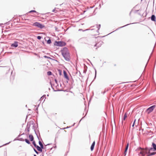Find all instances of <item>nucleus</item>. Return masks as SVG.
Returning a JSON list of instances; mask_svg holds the SVG:
<instances>
[{"instance_id":"nucleus-1","label":"nucleus","mask_w":156,"mask_h":156,"mask_svg":"<svg viewBox=\"0 0 156 156\" xmlns=\"http://www.w3.org/2000/svg\"><path fill=\"white\" fill-rule=\"evenodd\" d=\"M140 151L139 153L142 156H145V154H147V156H151L156 154V152H150L151 150L149 148H146L144 149H142L140 148Z\"/></svg>"},{"instance_id":"nucleus-2","label":"nucleus","mask_w":156,"mask_h":156,"mask_svg":"<svg viewBox=\"0 0 156 156\" xmlns=\"http://www.w3.org/2000/svg\"><path fill=\"white\" fill-rule=\"evenodd\" d=\"M62 55L67 61L70 60V56L67 48H64L61 50Z\"/></svg>"},{"instance_id":"nucleus-3","label":"nucleus","mask_w":156,"mask_h":156,"mask_svg":"<svg viewBox=\"0 0 156 156\" xmlns=\"http://www.w3.org/2000/svg\"><path fill=\"white\" fill-rule=\"evenodd\" d=\"M66 43L63 41H55L54 45L55 46L59 47H62L65 46Z\"/></svg>"},{"instance_id":"nucleus-4","label":"nucleus","mask_w":156,"mask_h":156,"mask_svg":"<svg viewBox=\"0 0 156 156\" xmlns=\"http://www.w3.org/2000/svg\"><path fill=\"white\" fill-rule=\"evenodd\" d=\"M33 26L37 27L41 29H42L44 27V26L43 25H42L41 24L38 22H36L34 23L33 24Z\"/></svg>"},{"instance_id":"nucleus-5","label":"nucleus","mask_w":156,"mask_h":156,"mask_svg":"<svg viewBox=\"0 0 156 156\" xmlns=\"http://www.w3.org/2000/svg\"><path fill=\"white\" fill-rule=\"evenodd\" d=\"M156 106L155 105H153L152 106L147 108V112L148 114H149L154 109Z\"/></svg>"},{"instance_id":"nucleus-6","label":"nucleus","mask_w":156,"mask_h":156,"mask_svg":"<svg viewBox=\"0 0 156 156\" xmlns=\"http://www.w3.org/2000/svg\"><path fill=\"white\" fill-rule=\"evenodd\" d=\"M151 150L153 149V151H156V144L154 143H152V147L149 148Z\"/></svg>"},{"instance_id":"nucleus-7","label":"nucleus","mask_w":156,"mask_h":156,"mask_svg":"<svg viewBox=\"0 0 156 156\" xmlns=\"http://www.w3.org/2000/svg\"><path fill=\"white\" fill-rule=\"evenodd\" d=\"M44 39L45 41H47L48 44H50L51 43V41L49 37H47L46 38H45Z\"/></svg>"},{"instance_id":"nucleus-8","label":"nucleus","mask_w":156,"mask_h":156,"mask_svg":"<svg viewBox=\"0 0 156 156\" xmlns=\"http://www.w3.org/2000/svg\"><path fill=\"white\" fill-rule=\"evenodd\" d=\"M63 73L65 78L67 80V82L68 83V81L69 80V79L67 75V73L65 71H64Z\"/></svg>"},{"instance_id":"nucleus-9","label":"nucleus","mask_w":156,"mask_h":156,"mask_svg":"<svg viewBox=\"0 0 156 156\" xmlns=\"http://www.w3.org/2000/svg\"><path fill=\"white\" fill-rule=\"evenodd\" d=\"M18 43L17 42L15 41L12 44L11 46L12 47H17L18 46Z\"/></svg>"},{"instance_id":"nucleus-10","label":"nucleus","mask_w":156,"mask_h":156,"mask_svg":"<svg viewBox=\"0 0 156 156\" xmlns=\"http://www.w3.org/2000/svg\"><path fill=\"white\" fill-rule=\"evenodd\" d=\"M30 124H27V126H26V128L25 129V131H26L27 130V129H28V133H27L28 134H29V132L30 131Z\"/></svg>"},{"instance_id":"nucleus-11","label":"nucleus","mask_w":156,"mask_h":156,"mask_svg":"<svg viewBox=\"0 0 156 156\" xmlns=\"http://www.w3.org/2000/svg\"><path fill=\"white\" fill-rule=\"evenodd\" d=\"M151 20L153 21H156V17L154 15H153L151 16Z\"/></svg>"},{"instance_id":"nucleus-12","label":"nucleus","mask_w":156,"mask_h":156,"mask_svg":"<svg viewBox=\"0 0 156 156\" xmlns=\"http://www.w3.org/2000/svg\"><path fill=\"white\" fill-rule=\"evenodd\" d=\"M95 144V141H94L93 143H92L91 147H90V149L91 151H92L94 149V147Z\"/></svg>"},{"instance_id":"nucleus-13","label":"nucleus","mask_w":156,"mask_h":156,"mask_svg":"<svg viewBox=\"0 0 156 156\" xmlns=\"http://www.w3.org/2000/svg\"><path fill=\"white\" fill-rule=\"evenodd\" d=\"M36 148H37V150L41 152H42V149H43L42 148L39 147L38 146H36Z\"/></svg>"},{"instance_id":"nucleus-14","label":"nucleus","mask_w":156,"mask_h":156,"mask_svg":"<svg viewBox=\"0 0 156 156\" xmlns=\"http://www.w3.org/2000/svg\"><path fill=\"white\" fill-rule=\"evenodd\" d=\"M29 138H30V141H33L34 140V138L33 136L31 134H30L29 136Z\"/></svg>"},{"instance_id":"nucleus-15","label":"nucleus","mask_w":156,"mask_h":156,"mask_svg":"<svg viewBox=\"0 0 156 156\" xmlns=\"http://www.w3.org/2000/svg\"><path fill=\"white\" fill-rule=\"evenodd\" d=\"M103 42H99V43H97V44H96L95 45H94V47H96V46H97L98 48L100 46V45H99V44L100 43V44H102V43Z\"/></svg>"},{"instance_id":"nucleus-16","label":"nucleus","mask_w":156,"mask_h":156,"mask_svg":"<svg viewBox=\"0 0 156 156\" xmlns=\"http://www.w3.org/2000/svg\"><path fill=\"white\" fill-rule=\"evenodd\" d=\"M39 144L40 145V147H41V148H42L43 149H44V146H43L42 144V143L41 142L40 140H39Z\"/></svg>"},{"instance_id":"nucleus-17","label":"nucleus","mask_w":156,"mask_h":156,"mask_svg":"<svg viewBox=\"0 0 156 156\" xmlns=\"http://www.w3.org/2000/svg\"><path fill=\"white\" fill-rule=\"evenodd\" d=\"M46 98V95H43L40 98V100L41 101H42V100L43 99H44V100Z\"/></svg>"},{"instance_id":"nucleus-18","label":"nucleus","mask_w":156,"mask_h":156,"mask_svg":"<svg viewBox=\"0 0 156 156\" xmlns=\"http://www.w3.org/2000/svg\"><path fill=\"white\" fill-rule=\"evenodd\" d=\"M24 140L27 143V144H30V141L28 139H25Z\"/></svg>"},{"instance_id":"nucleus-19","label":"nucleus","mask_w":156,"mask_h":156,"mask_svg":"<svg viewBox=\"0 0 156 156\" xmlns=\"http://www.w3.org/2000/svg\"><path fill=\"white\" fill-rule=\"evenodd\" d=\"M97 27L98 28V30H97V31L98 33V32H99L98 30H99V29L101 27V25L100 24L97 25Z\"/></svg>"},{"instance_id":"nucleus-20","label":"nucleus","mask_w":156,"mask_h":156,"mask_svg":"<svg viewBox=\"0 0 156 156\" xmlns=\"http://www.w3.org/2000/svg\"><path fill=\"white\" fill-rule=\"evenodd\" d=\"M34 131L35 132V133L36 134V135L37 136H39L38 135V133H39V131H38L37 132V131H36L35 129H34Z\"/></svg>"},{"instance_id":"nucleus-21","label":"nucleus","mask_w":156,"mask_h":156,"mask_svg":"<svg viewBox=\"0 0 156 156\" xmlns=\"http://www.w3.org/2000/svg\"><path fill=\"white\" fill-rule=\"evenodd\" d=\"M127 117V113H126L125 114L123 118V120H125L126 118Z\"/></svg>"},{"instance_id":"nucleus-22","label":"nucleus","mask_w":156,"mask_h":156,"mask_svg":"<svg viewBox=\"0 0 156 156\" xmlns=\"http://www.w3.org/2000/svg\"><path fill=\"white\" fill-rule=\"evenodd\" d=\"M33 144L34 145V147H36V146H37V145L36 144L35 142L34 141H33L32 142Z\"/></svg>"},{"instance_id":"nucleus-23","label":"nucleus","mask_w":156,"mask_h":156,"mask_svg":"<svg viewBox=\"0 0 156 156\" xmlns=\"http://www.w3.org/2000/svg\"><path fill=\"white\" fill-rule=\"evenodd\" d=\"M52 73L51 71H48L47 72V75L48 76H50L52 75Z\"/></svg>"},{"instance_id":"nucleus-24","label":"nucleus","mask_w":156,"mask_h":156,"mask_svg":"<svg viewBox=\"0 0 156 156\" xmlns=\"http://www.w3.org/2000/svg\"><path fill=\"white\" fill-rule=\"evenodd\" d=\"M35 12V13H36L37 14H38V13L35 10H31L29 12L30 13V12Z\"/></svg>"},{"instance_id":"nucleus-25","label":"nucleus","mask_w":156,"mask_h":156,"mask_svg":"<svg viewBox=\"0 0 156 156\" xmlns=\"http://www.w3.org/2000/svg\"><path fill=\"white\" fill-rule=\"evenodd\" d=\"M133 23H132V24H133ZM130 24H131V23H129V24H127L126 25H124L123 26H122V27H119L118 29H119V28H122V27H123L125 26H127Z\"/></svg>"},{"instance_id":"nucleus-26","label":"nucleus","mask_w":156,"mask_h":156,"mask_svg":"<svg viewBox=\"0 0 156 156\" xmlns=\"http://www.w3.org/2000/svg\"><path fill=\"white\" fill-rule=\"evenodd\" d=\"M127 150L125 149V151L123 153V154L124 155V156H125L126 154V152Z\"/></svg>"},{"instance_id":"nucleus-27","label":"nucleus","mask_w":156,"mask_h":156,"mask_svg":"<svg viewBox=\"0 0 156 156\" xmlns=\"http://www.w3.org/2000/svg\"><path fill=\"white\" fill-rule=\"evenodd\" d=\"M44 57L45 58H47L48 59H51V58H50V57H48V56H44Z\"/></svg>"},{"instance_id":"nucleus-28","label":"nucleus","mask_w":156,"mask_h":156,"mask_svg":"<svg viewBox=\"0 0 156 156\" xmlns=\"http://www.w3.org/2000/svg\"><path fill=\"white\" fill-rule=\"evenodd\" d=\"M19 140L21 141H24V140L23 138H20L18 140Z\"/></svg>"},{"instance_id":"nucleus-29","label":"nucleus","mask_w":156,"mask_h":156,"mask_svg":"<svg viewBox=\"0 0 156 156\" xmlns=\"http://www.w3.org/2000/svg\"><path fill=\"white\" fill-rule=\"evenodd\" d=\"M128 147H129V143H128L127 144V145H126V148H125V149L127 150L128 149Z\"/></svg>"},{"instance_id":"nucleus-30","label":"nucleus","mask_w":156,"mask_h":156,"mask_svg":"<svg viewBox=\"0 0 156 156\" xmlns=\"http://www.w3.org/2000/svg\"><path fill=\"white\" fill-rule=\"evenodd\" d=\"M34 151L35 152V153L37 154H39V152H37L36 150L35 149V148H34Z\"/></svg>"},{"instance_id":"nucleus-31","label":"nucleus","mask_w":156,"mask_h":156,"mask_svg":"<svg viewBox=\"0 0 156 156\" xmlns=\"http://www.w3.org/2000/svg\"><path fill=\"white\" fill-rule=\"evenodd\" d=\"M58 71L59 72V74L60 75H61L62 74V71L60 69H58Z\"/></svg>"},{"instance_id":"nucleus-32","label":"nucleus","mask_w":156,"mask_h":156,"mask_svg":"<svg viewBox=\"0 0 156 156\" xmlns=\"http://www.w3.org/2000/svg\"><path fill=\"white\" fill-rule=\"evenodd\" d=\"M37 38L38 40H40L41 38V36H37Z\"/></svg>"},{"instance_id":"nucleus-33","label":"nucleus","mask_w":156,"mask_h":156,"mask_svg":"<svg viewBox=\"0 0 156 156\" xmlns=\"http://www.w3.org/2000/svg\"><path fill=\"white\" fill-rule=\"evenodd\" d=\"M10 143V142H9V143H6V144H4V145H2L1 146H0V147H2V146H5V145H7V144H9Z\"/></svg>"},{"instance_id":"nucleus-34","label":"nucleus","mask_w":156,"mask_h":156,"mask_svg":"<svg viewBox=\"0 0 156 156\" xmlns=\"http://www.w3.org/2000/svg\"><path fill=\"white\" fill-rule=\"evenodd\" d=\"M136 119H135L134 121V122H133V125H132V127H133L134 126V124H135V122L136 121Z\"/></svg>"},{"instance_id":"nucleus-35","label":"nucleus","mask_w":156,"mask_h":156,"mask_svg":"<svg viewBox=\"0 0 156 156\" xmlns=\"http://www.w3.org/2000/svg\"><path fill=\"white\" fill-rule=\"evenodd\" d=\"M39 133V136H37L38 140H39V141L40 140V138L39 137H40V133Z\"/></svg>"},{"instance_id":"nucleus-36","label":"nucleus","mask_w":156,"mask_h":156,"mask_svg":"<svg viewBox=\"0 0 156 156\" xmlns=\"http://www.w3.org/2000/svg\"><path fill=\"white\" fill-rule=\"evenodd\" d=\"M35 107L36 108V109H35V111H36L37 110H38V107H37L36 106H35Z\"/></svg>"},{"instance_id":"nucleus-37","label":"nucleus","mask_w":156,"mask_h":156,"mask_svg":"<svg viewBox=\"0 0 156 156\" xmlns=\"http://www.w3.org/2000/svg\"><path fill=\"white\" fill-rule=\"evenodd\" d=\"M55 82L56 83H57V84H58V83H57V82H58V81H57V80L55 79Z\"/></svg>"},{"instance_id":"nucleus-38","label":"nucleus","mask_w":156,"mask_h":156,"mask_svg":"<svg viewBox=\"0 0 156 156\" xmlns=\"http://www.w3.org/2000/svg\"><path fill=\"white\" fill-rule=\"evenodd\" d=\"M96 70H95V78L96 77Z\"/></svg>"},{"instance_id":"nucleus-39","label":"nucleus","mask_w":156,"mask_h":156,"mask_svg":"<svg viewBox=\"0 0 156 156\" xmlns=\"http://www.w3.org/2000/svg\"><path fill=\"white\" fill-rule=\"evenodd\" d=\"M55 9H53L52 10V12H55Z\"/></svg>"},{"instance_id":"nucleus-40","label":"nucleus","mask_w":156,"mask_h":156,"mask_svg":"<svg viewBox=\"0 0 156 156\" xmlns=\"http://www.w3.org/2000/svg\"><path fill=\"white\" fill-rule=\"evenodd\" d=\"M79 73H80V76H81V74L80 72V71H79Z\"/></svg>"},{"instance_id":"nucleus-41","label":"nucleus","mask_w":156,"mask_h":156,"mask_svg":"<svg viewBox=\"0 0 156 156\" xmlns=\"http://www.w3.org/2000/svg\"><path fill=\"white\" fill-rule=\"evenodd\" d=\"M139 11V10H136L135 11V12H137L138 11Z\"/></svg>"},{"instance_id":"nucleus-42","label":"nucleus","mask_w":156,"mask_h":156,"mask_svg":"<svg viewBox=\"0 0 156 156\" xmlns=\"http://www.w3.org/2000/svg\"><path fill=\"white\" fill-rule=\"evenodd\" d=\"M69 127H66V128H64V129H66L68 128H69Z\"/></svg>"},{"instance_id":"nucleus-43","label":"nucleus","mask_w":156,"mask_h":156,"mask_svg":"<svg viewBox=\"0 0 156 156\" xmlns=\"http://www.w3.org/2000/svg\"><path fill=\"white\" fill-rule=\"evenodd\" d=\"M106 92V91H104L103 92V94H105Z\"/></svg>"},{"instance_id":"nucleus-44","label":"nucleus","mask_w":156,"mask_h":156,"mask_svg":"<svg viewBox=\"0 0 156 156\" xmlns=\"http://www.w3.org/2000/svg\"><path fill=\"white\" fill-rule=\"evenodd\" d=\"M25 132H28V129H27V130L26 131H25Z\"/></svg>"},{"instance_id":"nucleus-45","label":"nucleus","mask_w":156,"mask_h":156,"mask_svg":"<svg viewBox=\"0 0 156 156\" xmlns=\"http://www.w3.org/2000/svg\"><path fill=\"white\" fill-rule=\"evenodd\" d=\"M132 11H131L130 12V13H129V15H130V14H131V12Z\"/></svg>"},{"instance_id":"nucleus-46","label":"nucleus","mask_w":156,"mask_h":156,"mask_svg":"<svg viewBox=\"0 0 156 156\" xmlns=\"http://www.w3.org/2000/svg\"><path fill=\"white\" fill-rule=\"evenodd\" d=\"M12 77H13L11 76V77H10V80L12 78Z\"/></svg>"},{"instance_id":"nucleus-47","label":"nucleus","mask_w":156,"mask_h":156,"mask_svg":"<svg viewBox=\"0 0 156 156\" xmlns=\"http://www.w3.org/2000/svg\"><path fill=\"white\" fill-rule=\"evenodd\" d=\"M83 72H84V73H85L86 71H85L84 70V71H83Z\"/></svg>"},{"instance_id":"nucleus-48","label":"nucleus","mask_w":156,"mask_h":156,"mask_svg":"<svg viewBox=\"0 0 156 156\" xmlns=\"http://www.w3.org/2000/svg\"><path fill=\"white\" fill-rule=\"evenodd\" d=\"M34 156H37L36 155H35V154H34Z\"/></svg>"},{"instance_id":"nucleus-49","label":"nucleus","mask_w":156,"mask_h":156,"mask_svg":"<svg viewBox=\"0 0 156 156\" xmlns=\"http://www.w3.org/2000/svg\"><path fill=\"white\" fill-rule=\"evenodd\" d=\"M8 35H10V34H9Z\"/></svg>"},{"instance_id":"nucleus-50","label":"nucleus","mask_w":156,"mask_h":156,"mask_svg":"<svg viewBox=\"0 0 156 156\" xmlns=\"http://www.w3.org/2000/svg\"><path fill=\"white\" fill-rule=\"evenodd\" d=\"M117 29H116V30H115H115H117ZM114 31H115V30Z\"/></svg>"},{"instance_id":"nucleus-51","label":"nucleus","mask_w":156,"mask_h":156,"mask_svg":"<svg viewBox=\"0 0 156 156\" xmlns=\"http://www.w3.org/2000/svg\"><path fill=\"white\" fill-rule=\"evenodd\" d=\"M51 87H52V88L53 89V87H52V86H51Z\"/></svg>"},{"instance_id":"nucleus-52","label":"nucleus","mask_w":156,"mask_h":156,"mask_svg":"<svg viewBox=\"0 0 156 156\" xmlns=\"http://www.w3.org/2000/svg\"><path fill=\"white\" fill-rule=\"evenodd\" d=\"M33 129H35L34 127L33 128Z\"/></svg>"},{"instance_id":"nucleus-53","label":"nucleus","mask_w":156,"mask_h":156,"mask_svg":"<svg viewBox=\"0 0 156 156\" xmlns=\"http://www.w3.org/2000/svg\"><path fill=\"white\" fill-rule=\"evenodd\" d=\"M33 129H35L34 127L33 128Z\"/></svg>"},{"instance_id":"nucleus-54","label":"nucleus","mask_w":156,"mask_h":156,"mask_svg":"<svg viewBox=\"0 0 156 156\" xmlns=\"http://www.w3.org/2000/svg\"><path fill=\"white\" fill-rule=\"evenodd\" d=\"M20 136V135H19L18 136Z\"/></svg>"},{"instance_id":"nucleus-55","label":"nucleus","mask_w":156,"mask_h":156,"mask_svg":"<svg viewBox=\"0 0 156 156\" xmlns=\"http://www.w3.org/2000/svg\"><path fill=\"white\" fill-rule=\"evenodd\" d=\"M81 120H82V119H80V121Z\"/></svg>"},{"instance_id":"nucleus-56","label":"nucleus","mask_w":156,"mask_h":156,"mask_svg":"<svg viewBox=\"0 0 156 156\" xmlns=\"http://www.w3.org/2000/svg\"><path fill=\"white\" fill-rule=\"evenodd\" d=\"M141 1H142V0H141Z\"/></svg>"}]
</instances>
